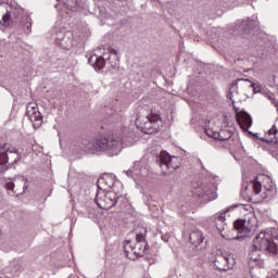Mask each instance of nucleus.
Instances as JSON below:
<instances>
[{"label": "nucleus", "mask_w": 278, "mask_h": 278, "mask_svg": "<svg viewBox=\"0 0 278 278\" xmlns=\"http://www.w3.org/2000/svg\"><path fill=\"white\" fill-rule=\"evenodd\" d=\"M139 140L138 134L129 128H122L119 132L102 135L94 139L90 137H78L72 142L77 153H106V155H118L123 147H132Z\"/></svg>", "instance_id": "1"}, {"label": "nucleus", "mask_w": 278, "mask_h": 278, "mask_svg": "<svg viewBox=\"0 0 278 278\" xmlns=\"http://www.w3.org/2000/svg\"><path fill=\"white\" fill-rule=\"evenodd\" d=\"M11 23H15L23 34H31V16L25 15V10L16 2H1L0 25L10 27Z\"/></svg>", "instance_id": "2"}, {"label": "nucleus", "mask_w": 278, "mask_h": 278, "mask_svg": "<svg viewBox=\"0 0 278 278\" xmlns=\"http://www.w3.org/2000/svg\"><path fill=\"white\" fill-rule=\"evenodd\" d=\"M136 125L143 134H157L162 127V117L155 111L141 110L137 115Z\"/></svg>", "instance_id": "3"}, {"label": "nucleus", "mask_w": 278, "mask_h": 278, "mask_svg": "<svg viewBox=\"0 0 278 278\" xmlns=\"http://www.w3.org/2000/svg\"><path fill=\"white\" fill-rule=\"evenodd\" d=\"M192 194L193 197H198V199H202V203H210V201H214L218 198L216 186L212 182H207V179H201L200 181L194 182Z\"/></svg>", "instance_id": "4"}, {"label": "nucleus", "mask_w": 278, "mask_h": 278, "mask_svg": "<svg viewBox=\"0 0 278 278\" xmlns=\"http://www.w3.org/2000/svg\"><path fill=\"white\" fill-rule=\"evenodd\" d=\"M155 163L160 166L163 175H170V173H175L176 168L181 166V157L172 156L163 150L156 155Z\"/></svg>", "instance_id": "5"}, {"label": "nucleus", "mask_w": 278, "mask_h": 278, "mask_svg": "<svg viewBox=\"0 0 278 278\" xmlns=\"http://www.w3.org/2000/svg\"><path fill=\"white\" fill-rule=\"evenodd\" d=\"M21 160L18 150L10 143L0 144V170L8 168V164H16Z\"/></svg>", "instance_id": "6"}, {"label": "nucleus", "mask_w": 278, "mask_h": 278, "mask_svg": "<svg viewBox=\"0 0 278 278\" xmlns=\"http://www.w3.org/2000/svg\"><path fill=\"white\" fill-rule=\"evenodd\" d=\"M213 266L216 270L227 273V270H231L236 266V258H233V255L218 250L214 255Z\"/></svg>", "instance_id": "7"}, {"label": "nucleus", "mask_w": 278, "mask_h": 278, "mask_svg": "<svg viewBox=\"0 0 278 278\" xmlns=\"http://www.w3.org/2000/svg\"><path fill=\"white\" fill-rule=\"evenodd\" d=\"M52 38L61 49H71L73 47V33L66 31L64 26H54L52 30Z\"/></svg>", "instance_id": "8"}, {"label": "nucleus", "mask_w": 278, "mask_h": 278, "mask_svg": "<svg viewBox=\"0 0 278 278\" xmlns=\"http://www.w3.org/2000/svg\"><path fill=\"white\" fill-rule=\"evenodd\" d=\"M236 29L243 36H255V31L260 29V21L256 17L252 20H238L236 22Z\"/></svg>", "instance_id": "9"}, {"label": "nucleus", "mask_w": 278, "mask_h": 278, "mask_svg": "<svg viewBox=\"0 0 278 278\" xmlns=\"http://www.w3.org/2000/svg\"><path fill=\"white\" fill-rule=\"evenodd\" d=\"M148 247L149 244L125 241L124 253L128 260L136 261L138 257H142V255H144V251H147Z\"/></svg>", "instance_id": "10"}, {"label": "nucleus", "mask_w": 278, "mask_h": 278, "mask_svg": "<svg viewBox=\"0 0 278 278\" xmlns=\"http://www.w3.org/2000/svg\"><path fill=\"white\" fill-rule=\"evenodd\" d=\"M26 116L34 127H40L42 125V113L38 110V104L28 103L26 106Z\"/></svg>", "instance_id": "11"}, {"label": "nucleus", "mask_w": 278, "mask_h": 278, "mask_svg": "<svg viewBox=\"0 0 278 278\" xmlns=\"http://www.w3.org/2000/svg\"><path fill=\"white\" fill-rule=\"evenodd\" d=\"M189 242L199 251L207 249V236L201 230H193L189 235Z\"/></svg>", "instance_id": "12"}, {"label": "nucleus", "mask_w": 278, "mask_h": 278, "mask_svg": "<svg viewBox=\"0 0 278 278\" xmlns=\"http://www.w3.org/2000/svg\"><path fill=\"white\" fill-rule=\"evenodd\" d=\"M121 199H123V195L114 191H108L103 198H100L99 194L96 197V201H104L105 206H103V210H112V207H116V204Z\"/></svg>", "instance_id": "13"}, {"label": "nucleus", "mask_w": 278, "mask_h": 278, "mask_svg": "<svg viewBox=\"0 0 278 278\" xmlns=\"http://www.w3.org/2000/svg\"><path fill=\"white\" fill-rule=\"evenodd\" d=\"M235 231L241 233L242 236H238L232 238V240H242V238H247L251 236V227L247 224V219H237L233 223Z\"/></svg>", "instance_id": "14"}, {"label": "nucleus", "mask_w": 278, "mask_h": 278, "mask_svg": "<svg viewBox=\"0 0 278 278\" xmlns=\"http://www.w3.org/2000/svg\"><path fill=\"white\" fill-rule=\"evenodd\" d=\"M205 134L208 136V138H213V140H219L220 142H225L229 140L231 136H233V132L229 129H222L219 131L206 129Z\"/></svg>", "instance_id": "15"}, {"label": "nucleus", "mask_w": 278, "mask_h": 278, "mask_svg": "<svg viewBox=\"0 0 278 278\" xmlns=\"http://www.w3.org/2000/svg\"><path fill=\"white\" fill-rule=\"evenodd\" d=\"M237 123L243 131H249L253 125V118L249 113L242 111L236 114Z\"/></svg>", "instance_id": "16"}, {"label": "nucleus", "mask_w": 278, "mask_h": 278, "mask_svg": "<svg viewBox=\"0 0 278 278\" xmlns=\"http://www.w3.org/2000/svg\"><path fill=\"white\" fill-rule=\"evenodd\" d=\"M88 64H90L94 71H103V68H105V59L103 56H97V54H92L88 59Z\"/></svg>", "instance_id": "17"}, {"label": "nucleus", "mask_w": 278, "mask_h": 278, "mask_svg": "<svg viewBox=\"0 0 278 278\" xmlns=\"http://www.w3.org/2000/svg\"><path fill=\"white\" fill-rule=\"evenodd\" d=\"M278 129L277 126L274 125L266 134L265 137L260 138L261 142H266L267 144H270L275 142V144H278L277 139Z\"/></svg>", "instance_id": "18"}, {"label": "nucleus", "mask_w": 278, "mask_h": 278, "mask_svg": "<svg viewBox=\"0 0 278 278\" xmlns=\"http://www.w3.org/2000/svg\"><path fill=\"white\" fill-rule=\"evenodd\" d=\"M127 177H131V179H136L139 175H142V170L140 169V162H136L132 169H128L124 172Z\"/></svg>", "instance_id": "19"}, {"label": "nucleus", "mask_w": 278, "mask_h": 278, "mask_svg": "<svg viewBox=\"0 0 278 278\" xmlns=\"http://www.w3.org/2000/svg\"><path fill=\"white\" fill-rule=\"evenodd\" d=\"M115 181H116V177L112 175H105L98 180V184H105L108 188H114Z\"/></svg>", "instance_id": "20"}, {"label": "nucleus", "mask_w": 278, "mask_h": 278, "mask_svg": "<svg viewBox=\"0 0 278 278\" xmlns=\"http://www.w3.org/2000/svg\"><path fill=\"white\" fill-rule=\"evenodd\" d=\"M65 10L71 12H79V0H67L64 4Z\"/></svg>", "instance_id": "21"}, {"label": "nucleus", "mask_w": 278, "mask_h": 278, "mask_svg": "<svg viewBox=\"0 0 278 278\" xmlns=\"http://www.w3.org/2000/svg\"><path fill=\"white\" fill-rule=\"evenodd\" d=\"M10 268H11V273H13V275H18V273H21V270H23V266H21V261L13 260L10 263Z\"/></svg>", "instance_id": "22"}, {"label": "nucleus", "mask_w": 278, "mask_h": 278, "mask_svg": "<svg viewBox=\"0 0 278 278\" xmlns=\"http://www.w3.org/2000/svg\"><path fill=\"white\" fill-rule=\"evenodd\" d=\"M249 188H252L254 194H260V192H262V182L257 180H252L249 184Z\"/></svg>", "instance_id": "23"}, {"label": "nucleus", "mask_w": 278, "mask_h": 278, "mask_svg": "<svg viewBox=\"0 0 278 278\" xmlns=\"http://www.w3.org/2000/svg\"><path fill=\"white\" fill-rule=\"evenodd\" d=\"M4 188H5L9 192H11V194H16V195H18V193H17L16 191H14V182H13L12 180L7 181L5 185H4Z\"/></svg>", "instance_id": "24"}, {"label": "nucleus", "mask_w": 278, "mask_h": 278, "mask_svg": "<svg viewBox=\"0 0 278 278\" xmlns=\"http://www.w3.org/2000/svg\"><path fill=\"white\" fill-rule=\"evenodd\" d=\"M166 8L168 9V13L172 15L177 14V5L174 2H167Z\"/></svg>", "instance_id": "25"}, {"label": "nucleus", "mask_w": 278, "mask_h": 278, "mask_svg": "<svg viewBox=\"0 0 278 278\" xmlns=\"http://www.w3.org/2000/svg\"><path fill=\"white\" fill-rule=\"evenodd\" d=\"M236 88L235 84H231L229 87V92L227 94V99H229L233 105V103H236V100L233 99V89Z\"/></svg>", "instance_id": "26"}, {"label": "nucleus", "mask_w": 278, "mask_h": 278, "mask_svg": "<svg viewBox=\"0 0 278 278\" xmlns=\"http://www.w3.org/2000/svg\"><path fill=\"white\" fill-rule=\"evenodd\" d=\"M216 227H217V231H219L222 238H225V235H223V231H225V229H227V224L216 223Z\"/></svg>", "instance_id": "27"}, {"label": "nucleus", "mask_w": 278, "mask_h": 278, "mask_svg": "<svg viewBox=\"0 0 278 278\" xmlns=\"http://www.w3.org/2000/svg\"><path fill=\"white\" fill-rule=\"evenodd\" d=\"M136 242L139 244H147V240L144 239V235L138 233L136 236Z\"/></svg>", "instance_id": "28"}, {"label": "nucleus", "mask_w": 278, "mask_h": 278, "mask_svg": "<svg viewBox=\"0 0 278 278\" xmlns=\"http://www.w3.org/2000/svg\"><path fill=\"white\" fill-rule=\"evenodd\" d=\"M225 213H222L219 216H217V222L216 223H220V224H225Z\"/></svg>", "instance_id": "29"}, {"label": "nucleus", "mask_w": 278, "mask_h": 278, "mask_svg": "<svg viewBox=\"0 0 278 278\" xmlns=\"http://www.w3.org/2000/svg\"><path fill=\"white\" fill-rule=\"evenodd\" d=\"M109 52L111 53V55H118V51L114 48H110Z\"/></svg>", "instance_id": "30"}, {"label": "nucleus", "mask_w": 278, "mask_h": 278, "mask_svg": "<svg viewBox=\"0 0 278 278\" xmlns=\"http://www.w3.org/2000/svg\"><path fill=\"white\" fill-rule=\"evenodd\" d=\"M271 103H273V105H275V108L278 109V100H277L276 98H274V99L271 100Z\"/></svg>", "instance_id": "31"}, {"label": "nucleus", "mask_w": 278, "mask_h": 278, "mask_svg": "<svg viewBox=\"0 0 278 278\" xmlns=\"http://www.w3.org/2000/svg\"><path fill=\"white\" fill-rule=\"evenodd\" d=\"M248 134H249L250 136H254V138H257V139L260 140V137L257 136V134H255V132H253V131H251V130H249Z\"/></svg>", "instance_id": "32"}, {"label": "nucleus", "mask_w": 278, "mask_h": 278, "mask_svg": "<svg viewBox=\"0 0 278 278\" xmlns=\"http://www.w3.org/2000/svg\"><path fill=\"white\" fill-rule=\"evenodd\" d=\"M220 1L222 3H226V4L231 3V0H220Z\"/></svg>", "instance_id": "33"}, {"label": "nucleus", "mask_w": 278, "mask_h": 278, "mask_svg": "<svg viewBox=\"0 0 278 278\" xmlns=\"http://www.w3.org/2000/svg\"><path fill=\"white\" fill-rule=\"evenodd\" d=\"M268 99H269V101H273V99H275V94H269Z\"/></svg>", "instance_id": "34"}, {"label": "nucleus", "mask_w": 278, "mask_h": 278, "mask_svg": "<svg viewBox=\"0 0 278 278\" xmlns=\"http://www.w3.org/2000/svg\"><path fill=\"white\" fill-rule=\"evenodd\" d=\"M251 86H252V88H255V83H252Z\"/></svg>", "instance_id": "35"}, {"label": "nucleus", "mask_w": 278, "mask_h": 278, "mask_svg": "<svg viewBox=\"0 0 278 278\" xmlns=\"http://www.w3.org/2000/svg\"><path fill=\"white\" fill-rule=\"evenodd\" d=\"M248 189H249V186L245 187V190H248Z\"/></svg>", "instance_id": "36"}, {"label": "nucleus", "mask_w": 278, "mask_h": 278, "mask_svg": "<svg viewBox=\"0 0 278 278\" xmlns=\"http://www.w3.org/2000/svg\"><path fill=\"white\" fill-rule=\"evenodd\" d=\"M99 207H102V208H103L104 206H101V204H99Z\"/></svg>", "instance_id": "37"}]
</instances>
